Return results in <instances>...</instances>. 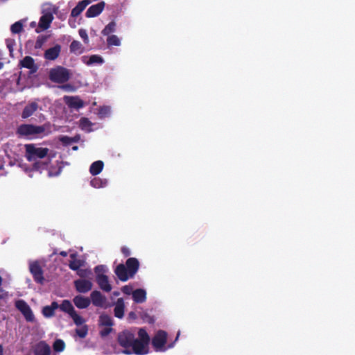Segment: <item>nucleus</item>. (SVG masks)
Masks as SVG:
<instances>
[{"label": "nucleus", "mask_w": 355, "mask_h": 355, "mask_svg": "<svg viewBox=\"0 0 355 355\" xmlns=\"http://www.w3.org/2000/svg\"><path fill=\"white\" fill-rule=\"evenodd\" d=\"M51 125L49 123L43 124L42 125H35L33 124H21L17 130V133L21 136L28 137L31 135H40L45 134V132L48 130V133L50 132Z\"/></svg>", "instance_id": "1"}, {"label": "nucleus", "mask_w": 355, "mask_h": 355, "mask_svg": "<svg viewBox=\"0 0 355 355\" xmlns=\"http://www.w3.org/2000/svg\"><path fill=\"white\" fill-rule=\"evenodd\" d=\"M135 338V334L129 330H124L119 333L117 342L121 347L124 348L122 352L124 354L130 355L132 354L130 347L132 345Z\"/></svg>", "instance_id": "2"}, {"label": "nucleus", "mask_w": 355, "mask_h": 355, "mask_svg": "<svg viewBox=\"0 0 355 355\" xmlns=\"http://www.w3.org/2000/svg\"><path fill=\"white\" fill-rule=\"evenodd\" d=\"M26 158L28 162L35 161L37 159H43L46 157L49 153L47 148H37L34 144H26Z\"/></svg>", "instance_id": "3"}, {"label": "nucleus", "mask_w": 355, "mask_h": 355, "mask_svg": "<svg viewBox=\"0 0 355 355\" xmlns=\"http://www.w3.org/2000/svg\"><path fill=\"white\" fill-rule=\"evenodd\" d=\"M70 78L69 70L65 67L58 66L49 71V79L55 83H64Z\"/></svg>", "instance_id": "4"}, {"label": "nucleus", "mask_w": 355, "mask_h": 355, "mask_svg": "<svg viewBox=\"0 0 355 355\" xmlns=\"http://www.w3.org/2000/svg\"><path fill=\"white\" fill-rule=\"evenodd\" d=\"M29 270L36 283L41 285L44 284L45 281L44 277V271L38 261L30 262Z\"/></svg>", "instance_id": "5"}, {"label": "nucleus", "mask_w": 355, "mask_h": 355, "mask_svg": "<svg viewBox=\"0 0 355 355\" xmlns=\"http://www.w3.org/2000/svg\"><path fill=\"white\" fill-rule=\"evenodd\" d=\"M15 306L21 313L27 322H33L35 320V316L30 306L24 300H17Z\"/></svg>", "instance_id": "6"}, {"label": "nucleus", "mask_w": 355, "mask_h": 355, "mask_svg": "<svg viewBox=\"0 0 355 355\" xmlns=\"http://www.w3.org/2000/svg\"><path fill=\"white\" fill-rule=\"evenodd\" d=\"M167 341V334L163 330H159L152 339V345L156 352L163 351Z\"/></svg>", "instance_id": "7"}, {"label": "nucleus", "mask_w": 355, "mask_h": 355, "mask_svg": "<svg viewBox=\"0 0 355 355\" xmlns=\"http://www.w3.org/2000/svg\"><path fill=\"white\" fill-rule=\"evenodd\" d=\"M131 347L132 353L137 355H145L148 353V344L135 338Z\"/></svg>", "instance_id": "8"}, {"label": "nucleus", "mask_w": 355, "mask_h": 355, "mask_svg": "<svg viewBox=\"0 0 355 355\" xmlns=\"http://www.w3.org/2000/svg\"><path fill=\"white\" fill-rule=\"evenodd\" d=\"M76 290L80 293H86L92 290V283L85 279H76L73 282Z\"/></svg>", "instance_id": "9"}, {"label": "nucleus", "mask_w": 355, "mask_h": 355, "mask_svg": "<svg viewBox=\"0 0 355 355\" xmlns=\"http://www.w3.org/2000/svg\"><path fill=\"white\" fill-rule=\"evenodd\" d=\"M105 2L101 1L96 4L91 6L87 10L85 16L88 18L95 17L99 15L105 8Z\"/></svg>", "instance_id": "10"}, {"label": "nucleus", "mask_w": 355, "mask_h": 355, "mask_svg": "<svg viewBox=\"0 0 355 355\" xmlns=\"http://www.w3.org/2000/svg\"><path fill=\"white\" fill-rule=\"evenodd\" d=\"M51 352L50 346L44 340L37 343L33 348L35 355H50Z\"/></svg>", "instance_id": "11"}, {"label": "nucleus", "mask_w": 355, "mask_h": 355, "mask_svg": "<svg viewBox=\"0 0 355 355\" xmlns=\"http://www.w3.org/2000/svg\"><path fill=\"white\" fill-rule=\"evenodd\" d=\"M65 103L70 108L78 110L84 107V102L78 96H67L64 97Z\"/></svg>", "instance_id": "12"}, {"label": "nucleus", "mask_w": 355, "mask_h": 355, "mask_svg": "<svg viewBox=\"0 0 355 355\" xmlns=\"http://www.w3.org/2000/svg\"><path fill=\"white\" fill-rule=\"evenodd\" d=\"M60 52L61 46L60 44H55L45 51L44 57L47 60H55L59 57Z\"/></svg>", "instance_id": "13"}, {"label": "nucleus", "mask_w": 355, "mask_h": 355, "mask_svg": "<svg viewBox=\"0 0 355 355\" xmlns=\"http://www.w3.org/2000/svg\"><path fill=\"white\" fill-rule=\"evenodd\" d=\"M91 302L97 307H103L106 302V297L98 291H94L90 295Z\"/></svg>", "instance_id": "14"}, {"label": "nucleus", "mask_w": 355, "mask_h": 355, "mask_svg": "<svg viewBox=\"0 0 355 355\" xmlns=\"http://www.w3.org/2000/svg\"><path fill=\"white\" fill-rule=\"evenodd\" d=\"M125 266L130 275V277H133L139 270V262L137 259L131 257L126 260Z\"/></svg>", "instance_id": "15"}, {"label": "nucleus", "mask_w": 355, "mask_h": 355, "mask_svg": "<svg viewBox=\"0 0 355 355\" xmlns=\"http://www.w3.org/2000/svg\"><path fill=\"white\" fill-rule=\"evenodd\" d=\"M96 281L101 290L105 292H110L112 290V286L109 283L108 277L104 274H98L96 277Z\"/></svg>", "instance_id": "16"}, {"label": "nucleus", "mask_w": 355, "mask_h": 355, "mask_svg": "<svg viewBox=\"0 0 355 355\" xmlns=\"http://www.w3.org/2000/svg\"><path fill=\"white\" fill-rule=\"evenodd\" d=\"M53 20V16L51 12H47L44 13L40 18L38 28H41L42 30L48 29L50 27Z\"/></svg>", "instance_id": "17"}, {"label": "nucleus", "mask_w": 355, "mask_h": 355, "mask_svg": "<svg viewBox=\"0 0 355 355\" xmlns=\"http://www.w3.org/2000/svg\"><path fill=\"white\" fill-rule=\"evenodd\" d=\"M114 272L121 282H126L131 278L128 270L123 263H120L116 267Z\"/></svg>", "instance_id": "18"}, {"label": "nucleus", "mask_w": 355, "mask_h": 355, "mask_svg": "<svg viewBox=\"0 0 355 355\" xmlns=\"http://www.w3.org/2000/svg\"><path fill=\"white\" fill-rule=\"evenodd\" d=\"M73 302L77 308L83 309H87L90 305L91 300L89 297L79 295L73 297Z\"/></svg>", "instance_id": "19"}, {"label": "nucleus", "mask_w": 355, "mask_h": 355, "mask_svg": "<svg viewBox=\"0 0 355 355\" xmlns=\"http://www.w3.org/2000/svg\"><path fill=\"white\" fill-rule=\"evenodd\" d=\"M39 105L36 102H31L28 104H27L22 112H21V118L22 119H27L30 116H31L38 109Z\"/></svg>", "instance_id": "20"}, {"label": "nucleus", "mask_w": 355, "mask_h": 355, "mask_svg": "<svg viewBox=\"0 0 355 355\" xmlns=\"http://www.w3.org/2000/svg\"><path fill=\"white\" fill-rule=\"evenodd\" d=\"M58 303L53 301L51 302V305L44 306L42 308V313L45 318H52L55 315V311L58 309Z\"/></svg>", "instance_id": "21"}, {"label": "nucleus", "mask_w": 355, "mask_h": 355, "mask_svg": "<svg viewBox=\"0 0 355 355\" xmlns=\"http://www.w3.org/2000/svg\"><path fill=\"white\" fill-rule=\"evenodd\" d=\"M90 3L89 0H82L79 1L77 5L72 9L71 15L73 17H77L85 9V8Z\"/></svg>", "instance_id": "22"}, {"label": "nucleus", "mask_w": 355, "mask_h": 355, "mask_svg": "<svg viewBox=\"0 0 355 355\" xmlns=\"http://www.w3.org/2000/svg\"><path fill=\"white\" fill-rule=\"evenodd\" d=\"M125 304L123 298H119L115 304L114 309V316L117 318L121 319L124 315Z\"/></svg>", "instance_id": "23"}, {"label": "nucleus", "mask_w": 355, "mask_h": 355, "mask_svg": "<svg viewBox=\"0 0 355 355\" xmlns=\"http://www.w3.org/2000/svg\"><path fill=\"white\" fill-rule=\"evenodd\" d=\"M21 67L30 69L32 72H35L37 67L35 64L34 59L31 56L24 57L19 62Z\"/></svg>", "instance_id": "24"}, {"label": "nucleus", "mask_w": 355, "mask_h": 355, "mask_svg": "<svg viewBox=\"0 0 355 355\" xmlns=\"http://www.w3.org/2000/svg\"><path fill=\"white\" fill-rule=\"evenodd\" d=\"M82 60L87 65H92L94 64H101L104 62L103 58L98 55H92L89 57L83 56Z\"/></svg>", "instance_id": "25"}, {"label": "nucleus", "mask_w": 355, "mask_h": 355, "mask_svg": "<svg viewBox=\"0 0 355 355\" xmlns=\"http://www.w3.org/2000/svg\"><path fill=\"white\" fill-rule=\"evenodd\" d=\"M132 299L136 303H143L146 300V293L145 290L137 288L132 292Z\"/></svg>", "instance_id": "26"}, {"label": "nucleus", "mask_w": 355, "mask_h": 355, "mask_svg": "<svg viewBox=\"0 0 355 355\" xmlns=\"http://www.w3.org/2000/svg\"><path fill=\"white\" fill-rule=\"evenodd\" d=\"M58 309L62 311L68 313L69 316L76 311L71 302L68 300H64L62 303L59 304Z\"/></svg>", "instance_id": "27"}, {"label": "nucleus", "mask_w": 355, "mask_h": 355, "mask_svg": "<svg viewBox=\"0 0 355 355\" xmlns=\"http://www.w3.org/2000/svg\"><path fill=\"white\" fill-rule=\"evenodd\" d=\"M103 166L104 163L103 161H96L91 164L89 172L92 175H97L103 171Z\"/></svg>", "instance_id": "28"}, {"label": "nucleus", "mask_w": 355, "mask_h": 355, "mask_svg": "<svg viewBox=\"0 0 355 355\" xmlns=\"http://www.w3.org/2000/svg\"><path fill=\"white\" fill-rule=\"evenodd\" d=\"M71 53L75 54H82L85 51V47L77 40H73L69 46Z\"/></svg>", "instance_id": "29"}, {"label": "nucleus", "mask_w": 355, "mask_h": 355, "mask_svg": "<svg viewBox=\"0 0 355 355\" xmlns=\"http://www.w3.org/2000/svg\"><path fill=\"white\" fill-rule=\"evenodd\" d=\"M98 324L100 326L112 327L114 325V321L111 316L103 313L99 316Z\"/></svg>", "instance_id": "30"}, {"label": "nucleus", "mask_w": 355, "mask_h": 355, "mask_svg": "<svg viewBox=\"0 0 355 355\" xmlns=\"http://www.w3.org/2000/svg\"><path fill=\"white\" fill-rule=\"evenodd\" d=\"M50 162V159L48 161H37V159L35 161H33V170L34 171H42L43 170H45L47 168V166Z\"/></svg>", "instance_id": "31"}, {"label": "nucleus", "mask_w": 355, "mask_h": 355, "mask_svg": "<svg viewBox=\"0 0 355 355\" xmlns=\"http://www.w3.org/2000/svg\"><path fill=\"white\" fill-rule=\"evenodd\" d=\"M116 24L114 21H110L101 31V34L104 36H109L111 33L115 32Z\"/></svg>", "instance_id": "32"}, {"label": "nucleus", "mask_w": 355, "mask_h": 355, "mask_svg": "<svg viewBox=\"0 0 355 355\" xmlns=\"http://www.w3.org/2000/svg\"><path fill=\"white\" fill-rule=\"evenodd\" d=\"M107 180L106 179H101L100 178H94L90 181V184L94 188H102L107 185Z\"/></svg>", "instance_id": "33"}, {"label": "nucleus", "mask_w": 355, "mask_h": 355, "mask_svg": "<svg viewBox=\"0 0 355 355\" xmlns=\"http://www.w3.org/2000/svg\"><path fill=\"white\" fill-rule=\"evenodd\" d=\"M92 125V123L89 120V119H87L86 117H83L79 121V127L83 130H90Z\"/></svg>", "instance_id": "34"}, {"label": "nucleus", "mask_w": 355, "mask_h": 355, "mask_svg": "<svg viewBox=\"0 0 355 355\" xmlns=\"http://www.w3.org/2000/svg\"><path fill=\"white\" fill-rule=\"evenodd\" d=\"M139 340L146 343L149 345L150 336L145 329L141 328L138 331Z\"/></svg>", "instance_id": "35"}, {"label": "nucleus", "mask_w": 355, "mask_h": 355, "mask_svg": "<svg viewBox=\"0 0 355 355\" xmlns=\"http://www.w3.org/2000/svg\"><path fill=\"white\" fill-rule=\"evenodd\" d=\"M107 44L109 46L121 45V40L116 35H109L107 38Z\"/></svg>", "instance_id": "36"}, {"label": "nucleus", "mask_w": 355, "mask_h": 355, "mask_svg": "<svg viewBox=\"0 0 355 355\" xmlns=\"http://www.w3.org/2000/svg\"><path fill=\"white\" fill-rule=\"evenodd\" d=\"M65 348V343L61 339H57L54 341L53 345V349L55 352H61L64 351Z\"/></svg>", "instance_id": "37"}, {"label": "nucleus", "mask_w": 355, "mask_h": 355, "mask_svg": "<svg viewBox=\"0 0 355 355\" xmlns=\"http://www.w3.org/2000/svg\"><path fill=\"white\" fill-rule=\"evenodd\" d=\"M10 31L13 34L20 33L23 31V24L21 21L14 23L11 27Z\"/></svg>", "instance_id": "38"}, {"label": "nucleus", "mask_w": 355, "mask_h": 355, "mask_svg": "<svg viewBox=\"0 0 355 355\" xmlns=\"http://www.w3.org/2000/svg\"><path fill=\"white\" fill-rule=\"evenodd\" d=\"M48 39V36L46 35H40L37 37L35 44V48L36 49H40L42 47L44 44L46 42Z\"/></svg>", "instance_id": "39"}, {"label": "nucleus", "mask_w": 355, "mask_h": 355, "mask_svg": "<svg viewBox=\"0 0 355 355\" xmlns=\"http://www.w3.org/2000/svg\"><path fill=\"white\" fill-rule=\"evenodd\" d=\"M70 317L73 320V322L78 326L82 325L85 322V320L77 313L76 311L71 314Z\"/></svg>", "instance_id": "40"}, {"label": "nucleus", "mask_w": 355, "mask_h": 355, "mask_svg": "<svg viewBox=\"0 0 355 355\" xmlns=\"http://www.w3.org/2000/svg\"><path fill=\"white\" fill-rule=\"evenodd\" d=\"M82 266V261L79 259H73L69 263V267L72 270H78Z\"/></svg>", "instance_id": "41"}, {"label": "nucleus", "mask_w": 355, "mask_h": 355, "mask_svg": "<svg viewBox=\"0 0 355 355\" xmlns=\"http://www.w3.org/2000/svg\"><path fill=\"white\" fill-rule=\"evenodd\" d=\"M88 332V328L87 325L83 326L80 329H76V334L81 338H84L86 337Z\"/></svg>", "instance_id": "42"}, {"label": "nucleus", "mask_w": 355, "mask_h": 355, "mask_svg": "<svg viewBox=\"0 0 355 355\" xmlns=\"http://www.w3.org/2000/svg\"><path fill=\"white\" fill-rule=\"evenodd\" d=\"M112 331L113 329L112 328V327H106L105 328L100 331L99 334L102 338H104L108 336Z\"/></svg>", "instance_id": "43"}, {"label": "nucleus", "mask_w": 355, "mask_h": 355, "mask_svg": "<svg viewBox=\"0 0 355 355\" xmlns=\"http://www.w3.org/2000/svg\"><path fill=\"white\" fill-rule=\"evenodd\" d=\"M78 33L80 37L83 40L85 44H88L89 42V37L87 33V31L85 29H80L78 31Z\"/></svg>", "instance_id": "44"}, {"label": "nucleus", "mask_w": 355, "mask_h": 355, "mask_svg": "<svg viewBox=\"0 0 355 355\" xmlns=\"http://www.w3.org/2000/svg\"><path fill=\"white\" fill-rule=\"evenodd\" d=\"M122 292L125 295H130L132 294V288L130 286L125 285L122 287L121 288Z\"/></svg>", "instance_id": "45"}, {"label": "nucleus", "mask_w": 355, "mask_h": 355, "mask_svg": "<svg viewBox=\"0 0 355 355\" xmlns=\"http://www.w3.org/2000/svg\"><path fill=\"white\" fill-rule=\"evenodd\" d=\"M94 272L96 274V276L98 274H103L105 272V266L103 265H98L94 268Z\"/></svg>", "instance_id": "46"}, {"label": "nucleus", "mask_w": 355, "mask_h": 355, "mask_svg": "<svg viewBox=\"0 0 355 355\" xmlns=\"http://www.w3.org/2000/svg\"><path fill=\"white\" fill-rule=\"evenodd\" d=\"M60 140L63 144H70L71 142L73 141V139L72 138L67 136L62 137Z\"/></svg>", "instance_id": "47"}, {"label": "nucleus", "mask_w": 355, "mask_h": 355, "mask_svg": "<svg viewBox=\"0 0 355 355\" xmlns=\"http://www.w3.org/2000/svg\"><path fill=\"white\" fill-rule=\"evenodd\" d=\"M121 251L125 257L130 255V250L125 246L122 247Z\"/></svg>", "instance_id": "48"}, {"label": "nucleus", "mask_w": 355, "mask_h": 355, "mask_svg": "<svg viewBox=\"0 0 355 355\" xmlns=\"http://www.w3.org/2000/svg\"><path fill=\"white\" fill-rule=\"evenodd\" d=\"M78 275L82 277V278H84V277H86L87 276V273L88 272L86 270H78Z\"/></svg>", "instance_id": "49"}, {"label": "nucleus", "mask_w": 355, "mask_h": 355, "mask_svg": "<svg viewBox=\"0 0 355 355\" xmlns=\"http://www.w3.org/2000/svg\"><path fill=\"white\" fill-rule=\"evenodd\" d=\"M128 318L131 319H135L136 318V313L133 311H131L128 313Z\"/></svg>", "instance_id": "50"}, {"label": "nucleus", "mask_w": 355, "mask_h": 355, "mask_svg": "<svg viewBox=\"0 0 355 355\" xmlns=\"http://www.w3.org/2000/svg\"><path fill=\"white\" fill-rule=\"evenodd\" d=\"M67 254H68V253H67L66 251H61V252H60V256H62V257H67Z\"/></svg>", "instance_id": "51"}, {"label": "nucleus", "mask_w": 355, "mask_h": 355, "mask_svg": "<svg viewBox=\"0 0 355 355\" xmlns=\"http://www.w3.org/2000/svg\"><path fill=\"white\" fill-rule=\"evenodd\" d=\"M71 86L70 85H69V84L64 85L62 86V88H63V89H69V88H71Z\"/></svg>", "instance_id": "52"}, {"label": "nucleus", "mask_w": 355, "mask_h": 355, "mask_svg": "<svg viewBox=\"0 0 355 355\" xmlns=\"http://www.w3.org/2000/svg\"><path fill=\"white\" fill-rule=\"evenodd\" d=\"M0 355H3V348L1 345H0Z\"/></svg>", "instance_id": "53"}, {"label": "nucleus", "mask_w": 355, "mask_h": 355, "mask_svg": "<svg viewBox=\"0 0 355 355\" xmlns=\"http://www.w3.org/2000/svg\"><path fill=\"white\" fill-rule=\"evenodd\" d=\"M35 25H36V24H35V21H33V22H31V27H35Z\"/></svg>", "instance_id": "54"}, {"label": "nucleus", "mask_w": 355, "mask_h": 355, "mask_svg": "<svg viewBox=\"0 0 355 355\" xmlns=\"http://www.w3.org/2000/svg\"><path fill=\"white\" fill-rule=\"evenodd\" d=\"M3 62H1L0 61V69H1L3 68Z\"/></svg>", "instance_id": "55"}, {"label": "nucleus", "mask_w": 355, "mask_h": 355, "mask_svg": "<svg viewBox=\"0 0 355 355\" xmlns=\"http://www.w3.org/2000/svg\"><path fill=\"white\" fill-rule=\"evenodd\" d=\"M78 146H73V147L72 148V149H73V150H78Z\"/></svg>", "instance_id": "56"}, {"label": "nucleus", "mask_w": 355, "mask_h": 355, "mask_svg": "<svg viewBox=\"0 0 355 355\" xmlns=\"http://www.w3.org/2000/svg\"><path fill=\"white\" fill-rule=\"evenodd\" d=\"M71 257L72 259H75V258H76V254H71Z\"/></svg>", "instance_id": "57"}, {"label": "nucleus", "mask_w": 355, "mask_h": 355, "mask_svg": "<svg viewBox=\"0 0 355 355\" xmlns=\"http://www.w3.org/2000/svg\"><path fill=\"white\" fill-rule=\"evenodd\" d=\"M114 295H119V292H114Z\"/></svg>", "instance_id": "58"}, {"label": "nucleus", "mask_w": 355, "mask_h": 355, "mask_svg": "<svg viewBox=\"0 0 355 355\" xmlns=\"http://www.w3.org/2000/svg\"><path fill=\"white\" fill-rule=\"evenodd\" d=\"M3 166L0 164V170L3 169Z\"/></svg>", "instance_id": "59"}, {"label": "nucleus", "mask_w": 355, "mask_h": 355, "mask_svg": "<svg viewBox=\"0 0 355 355\" xmlns=\"http://www.w3.org/2000/svg\"><path fill=\"white\" fill-rule=\"evenodd\" d=\"M35 31H36L37 33H40V31L38 30V28H37Z\"/></svg>", "instance_id": "60"}]
</instances>
